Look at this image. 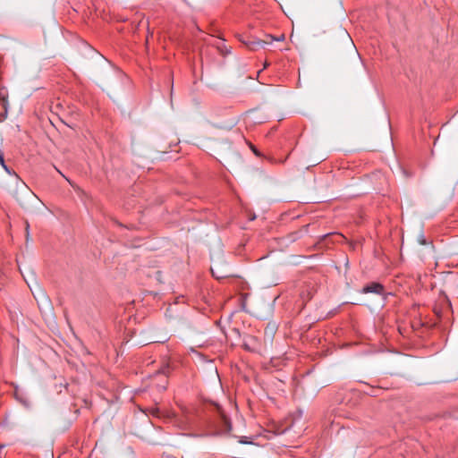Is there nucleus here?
<instances>
[{
	"instance_id": "nucleus-1",
	"label": "nucleus",
	"mask_w": 458,
	"mask_h": 458,
	"mask_svg": "<svg viewBox=\"0 0 458 458\" xmlns=\"http://www.w3.org/2000/svg\"><path fill=\"white\" fill-rule=\"evenodd\" d=\"M362 293H374L377 294H383L384 293V286L378 283H372L367 286H365L362 290Z\"/></svg>"
},
{
	"instance_id": "nucleus-2",
	"label": "nucleus",
	"mask_w": 458,
	"mask_h": 458,
	"mask_svg": "<svg viewBox=\"0 0 458 458\" xmlns=\"http://www.w3.org/2000/svg\"><path fill=\"white\" fill-rule=\"evenodd\" d=\"M0 102L4 111V117L7 116L8 113V94L4 89H0Z\"/></svg>"
},
{
	"instance_id": "nucleus-3",
	"label": "nucleus",
	"mask_w": 458,
	"mask_h": 458,
	"mask_svg": "<svg viewBox=\"0 0 458 458\" xmlns=\"http://www.w3.org/2000/svg\"><path fill=\"white\" fill-rule=\"evenodd\" d=\"M244 44L252 51L257 50L259 47H264L265 44H267L265 41L262 40H249L244 42Z\"/></svg>"
},
{
	"instance_id": "nucleus-4",
	"label": "nucleus",
	"mask_w": 458,
	"mask_h": 458,
	"mask_svg": "<svg viewBox=\"0 0 458 458\" xmlns=\"http://www.w3.org/2000/svg\"><path fill=\"white\" fill-rule=\"evenodd\" d=\"M0 164L2 167L8 173L11 174V171L9 170L8 166L5 165L4 157L0 159Z\"/></svg>"
},
{
	"instance_id": "nucleus-5",
	"label": "nucleus",
	"mask_w": 458,
	"mask_h": 458,
	"mask_svg": "<svg viewBox=\"0 0 458 458\" xmlns=\"http://www.w3.org/2000/svg\"><path fill=\"white\" fill-rule=\"evenodd\" d=\"M419 242L422 245L426 244V240L424 239V235L423 234H420V236L419 238Z\"/></svg>"
},
{
	"instance_id": "nucleus-6",
	"label": "nucleus",
	"mask_w": 458,
	"mask_h": 458,
	"mask_svg": "<svg viewBox=\"0 0 458 458\" xmlns=\"http://www.w3.org/2000/svg\"><path fill=\"white\" fill-rule=\"evenodd\" d=\"M211 272H212V275H213L215 277L218 278V279H219V278H223V277H225V276H218V275H216V272H215V270H214L213 268H211Z\"/></svg>"
},
{
	"instance_id": "nucleus-7",
	"label": "nucleus",
	"mask_w": 458,
	"mask_h": 458,
	"mask_svg": "<svg viewBox=\"0 0 458 458\" xmlns=\"http://www.w3.org/2000/svg\"><path fill=\"white\" fill-rule=\"evenodd\" d=\"M56 170H57V172H58V173H59V174H60L64 178H65V180L69 182V184H71L72 186H73L72 182H71L67 177H65V176L62 174V172H61V171H59L58 169H56Z\"/></svg>"
},
{
	"instance_id": "nucleus-8",
	"label": "nucleus",
	"mask_w": 458,
	"mask_h": 458,
	"mask_svg": "<svg viewBox=\"0 0 458 458\" xmlns=\"http://www.w3.org/2000/svg\"><path fill=\"white\" fill-rule=\"evenodd\" d=\"M1 158H4V153H3V151L0 149V159H1Z\"/></svg>"
}]
</instances>
